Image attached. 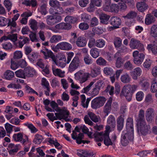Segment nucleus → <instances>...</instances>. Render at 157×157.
Masks as SVG:
<instances>
[{"label":"nucleus","mask_w":157,"mask_h":157,"mask_svg":"<svg viewBox=\"0 0 157 157\" xmlns=\"http://www.w3.org/2000/svg\"><path fill=\"white\" fill-rule=\"evenodd\" d=\"M137 87V85L134 84L125 85L122 88L121 94L125 97L128 101H130L132 99L133 94L136 90Z\"/></svg>","instance_id":"nucleus-1"},{"label":"nucleus","mask_w":157,"mask_h":157,"mask_svg":"<svg viewBox=\"0 0 157 157\" xmlns=\"http://www.w3.org/2000/svg\"><path fill=\"white\" fill-rule=\"evenodd\" d=\"M49 5L53 8H50L49 10V13L54 15L56 14L63 13L64 11L62 7H60L59 2L57 0H50Z\"/></svg>","instance_id":"nucleus-2"},{"label":"nucleus","mask_w":157,"mask_h":157,"mask_svg":"<svg viewBox=\"0 0 157 157\" xmlns=\"http://www.w3.org/2000/svg\"><path fill=\"white\" fill-rule=\"evenodd\" d=\"M133 133L123 131L121 138V144L123 146H126L128 144L130 141L133 140Z\"/></svg>","instance_id":"nucleus-3"},{"label":"nucleus","mask_w":157,"mask_h":157,"mask_svg":"<svg viewBox=\"0 0 157 157\" xmlns=\"http://www.w3.org/2000/svg\"><path fill=\"white\" fill-rule=\"evenodd\" d=\"M60 14H56L52 15H48L46 17V22L48 25L53 26L62 20Z\"/></svg>","instance_id":"nucleus-4"},{"label":"nucleus","mask_w":157,"mask_h":157,"mask_svg":"<svg viewBox=\"0 0 157 157\" xmlns=\"http://www.w3.org/2000/svg\"><path fill=\"white\" fill-rule=\"evenodd\" d=\"M106 101V98L103 96H99L94 98L91 101V106L96 109L102 106Z\"/></svg>","instance_id":"nucleus-5"},{"label":"nucleus","mask_w":157,"mask_h":157,"mask_svg":"<svg viewBox=\"0 0 157 157\" xmlns=\"http://www.w3.org/2000/svg\"><path fill=\"white\" fill-rule=\"evenodd\" d=\"M109 22L110 24L113 26L108 28V30L110 31L118 28L121 22V19L119 17L116 16L111 17Z\"/></svg>","instance_id":"nucleus-6"},{"label":"nucleus","mask_w":157,"mask_h":157,"mask_svg":"<svg viewBox=\"0 0 157 157\" xmlns=\"http://www.w3.org/2000/svg\"><path fill=\"white\" fill-rule=\"evenodd\" d=\"M90 75L89 73H84L82 71H80L75 74V78L82 83L87 80Z\"/></svg>","instance_id":"nucleus-7"},{"label":"nucleus","mask_w":157,"mask_h":157,"mask_svg":"<svg viewBox=\"0 0 157 157\" xmlns=\"http://www.w3.org/2000/svg\"><path fill=\"white\" fill-rule=\"evenodd\" d=\"M133 56L134 58L133 61L137 65L141 64L145 58L144 54L142 53H139L138 51H136L133 52Z\"/></svg>","instance_id":"nucleus-8"},{"label":"nucleus","mask_w":157,"mask_h":157,"mask_svg":"<svg viewBox=\"0 0 157 157\" xmlns=\"http://www.w3.org/2000/svg\"><path fill=\"white\" fill-rule=\"evenodd\" d=\"M40 52L43 54L46 59L51 58L54 62L56 63L55 56L51 50L48 49L45 47H43L42 49L40 50Z\"/></svg>","instance_id":"nucleus-9"},{"label":"nucleus","mask_w":157,"mask_h":157,"mask_svg":"<svg viewBox=\"0 0 157 157\" xmlns=\"http://www.w3.org/2000/svg\"><path fill=\"white\" fill-rule=\"evenodd\" d=\"M80 64V61L78 57V56L75 57L69 66V71L72 72L74 71L79 67Z\"/></svg>","instance_id":"nucleus-10"},{"label":"nucleus","mask_w":157,"mask_h":157,"mask_svg":"<svg viewBox=\"0 0 157 157\" xmlns=\"http://www.w3.org/2000/svg\"><path fill=\"white\" fill-rule=\"evenodd\" d=\"M130 46L132 48H137L139 50L142 51L144 50V45L140 41L133 38H132L131 40Z\"/></svg>","instance_id":"nucleus-11"},{"label":"nucleus","mask_w":157,"mask_h":157,"mask_svg":"<svg viewBox=\"0 0 157 157\" xmlns=\"http://www.w3.org/2000/svg\"><path fill=\"white\" fill-rule=\"evenodd\" d=\"M56 49L69 51L72 48V46L70 43L66 42H62L58 44L55 47Z\"/></svg>","instance_id":"nucleus-12"},{"label":"nucleus","mask_w":157,"mask_h":157,"mask_svg":"<svg viewBox=\"0 0 157 157\" xmlns=\"http://www.w3.org/2000/svg\"><path fill=\"white\" fill-rule=\"evenodd\" d=\"M113 101V98L110 97L107 100L105 103L104 108L103 112L105 115V116H108L109 114L110 113L112 109V103Z\"/></svg>","instance_id":"nucleus-13"},{"label":"nucleus","mask_w":157,"mask_h":157,"mask_svg":"<svg viewBox=\"0 0 157 157\" xmlns=\"http://www.w3.org/2000/svg\"><path fill=\"white\" fill-rule=\"evenodd\" d=\"M133 121L132 118L128 117L127 120L126 128L127 130L126 132H132L133 134Z\"/></svg>","instance_id":"nucleus-14"},{"label":"nucleus","mask_w":157,"mask_h":157,"mask_svg":"<svg viewBox=\"0 0 157 157\" xmlns=\"http://www.w3.org/2000/svg\"><path fill=\"white\" fill-rule=\"evenodd\" d=\"M124 117L123 115H121L117 120V130L119 132L122 130L124 127Z\"/></svg>","instance_id":"nucleus-15"},{"label":"nucleus","mask_w":157,"mask_h":157,"mask_svg":"<svg viewBox=\"0 0 157 157\" xmlns=\"http://www.w3.org/2000/svg\"><path fill=\"white\" fill-rule=\"evenodd\" d=\"M55 27L58 29H65L68 30L71 29L72 26L69 23H61L56 25Z\"/></svg>","instance_id":"nucleus-16"},{"label":"nucleus","mask_w":157,"mask_h":157,"mask_svg":"<svg viewBox=\"0 0 157 157\" xmlns=\"http://www.w3.org/2000/svg\"><path fill=\"white\" fill-rule=\"evenodd\" d=\"M136 122L137 126L139 124L146 122L144 117V111L143 110L141 109L140 110L138 118L136 120Z\"/></svg>","instance_id":"nucleus-17"},{"label":"nucleus","mask_w":157,"mask_h":157,"mask_svg":"<svg viewBox=\"0 0 157 157\" xmlns=\"http://www.w3.org/2000/svg\"><path fill=\"white\" fill-rule=\"evenodd\" d=\"M141 69L139 67H137L130 72V74L133 79L136 80L137 77L141 75Z\"/></svg>","instance_id":"nucleus-18"},{"label":"nucleus","mask_w":157,"mask_h":157,"mask_svg":"<svg viewBox=\"0 0 157 157\" xmlns=\"http://www.w3.org/2000/svg\"><path fill=\"white\" fill-rule=\"evenodd\" d=\"M55 114L57 116V118H58L59 120H61L66 116H68L70 113L67 109H62L60 113H55Z\"/></svg>","instance_id":"nucleus-19"},{"label":"nucleus","mask_w":157,"mask_h":157,"mask_svg":"<svg viewBox=\"0 0 157 157\" xmlns=\"http://www.w3.org/2000/svg\"><path fill=\"white\" fill-rule=\"evenodd\" d=\"M25 78L33 77L35 73V70L30 67H27L24 69Z\"/></svg>","instance_id":"nucleus-20"},{"label":"nucleus","mask_w":157,"mask_h":157,"mask_svg":"<svg viewBox=\"0 0 157 157\" xmlns=\"http://www.w3.org/2000/svg\"><path fill=\"white\" fill-rule=\"evenodd\" d=\"M136 7L138 11L144 12L148 7V6L144 2H139L136 4Z\"/></svg>","instance_id":"nucleus-21"},{"label":"nucleus","mask_w":157,"mask_h":157,"mask_svg":"<svg viewBox=\"0 0 157 157\" xmlns=\"http://www.w3.org/2000/svg\"><path fill=\"white\" fill-rule=\"evenodd\" d=\"M104 144L107 146L112 145L113 143L109 137V132L107 131L103 134Z\"/></svg>","instance_id":"nucleus-22"},{"label":"nucleus","mask_w":157,"mask_h":157,"mask_svg":"<svg viewBox=\"0 0 157 157\" xmlns=\"http://www.w3.org/2000/svg\"><path fill=\"white\" fill-rule=\"evenodd\" d=\"M86 43L87 41L85 37L80 36L77 39L75 44L78 47H82L86 45Z\"/></svg>","instance_id":"nucleus-23"},{"label":"nucleus","mask_w":157,"mask_h":157,"mask_svg":"<svg viewBox=\"0 0 157 157\" xmlns=\"http://www.w3.org/2000/svg\"><path fill=\"white\" fill-rule=\"evenodd\" d=\"M138 125H140V132L141 134L143 135H146L148 132V127L146 122L140 123Z\"/></svg>","instance_id":"nucleus-24"},{"label":"nucleus","mask_w":157,"mask_h":157,"mask_svg":"<svg viewBox=\"0 0 157 157\" xmlns=\"http://www.w3.org/2000/svg\"><path fill=\"white\" fill-rule=\"evenodd\" d=\"M90 1V6L87 8L88 10L89 9L91 10H93L95 6L100 7L101 5V0H91Z\"/></svg>","instance_id":"nucleus-25"},{"label":"nucleus","mask_w":157,"mask_h":157,"mask_svg":"<svg viewBox=\"0 0 157 157\" xmlns=\"http://www.w3.org/2000/svg\"><path fill=\"white\" fill-rule=\"evenodd\" d=\"M155 20V17L151 14H147L146 15L145 23L147 25H150L154 23Z\"/></svg>","instance_id":"nucleus-26"},{"label":"nucleus","mask_w":157,"mask_h":157,"mask_svg":"<svg viewBox=\"0 0 157 157\" xmlns=\"http://www.w3.org/2000/svg\"><path fill=\"white\" fill-rule=\"evenodd\" d=\"M99 17L101 23L106 25L108 24V21L110 17L109 16L102 13L99 14Z\"/></svg>","instance_id":"nucleus-27"},{"label":"nucleus","mask_w":157,"mask_h":157,"mask_svg":"<svg viewBox=\"0 0 157 157\" xmlns=\"http://www.w3.org/2000/svg\"><path fill=\"white\" fill-rule=\"evenodd\" d=\"M101 73V68L98 67H95L93 69H91L90 75L92 78L97 77Z\"/></svg>","instance_id":"nucleus-28"},{"label":"nucleus","mask_w":157,"mask_h":157,"mask_svg":"<svg viewBox=\"0 0 157 157\" xmlns=\"http://www.w3.org/2000/svg\"><path fill=\"white\" fill-rule=\"evenodd\" d=\"M52 70L53 74L56 76H58L61 78L64 77L65 76V71H62L59 69L52 67Z\"/></svg>","instance_id":"nucleus-29"},{"label":"nucleus","mask_w":157,"mask_h":157,"mask_svg":"<svg viewBox=\"0 0 157 157\" xmlns=\"http://www.w3.org/2000/svg\"><path fill=\"white\" fill-rule=\"evenodd\" d=\"M17 34H9L7 36H4L2 37L0 40V41L2 42L3 40L9 39L11 40L13 42L16 41L17 40Z\"/></svg>","instance_id":"nucleus-30"},{"label":"nucleus","mask_w":157,"mask_h":157,"mask_svg":"<svg viewBox=\"0 0 157 157\" xmlns=\"http://www.w3.org/2000/svg\"><path fill=\"white\" fill-rule=\"evenodd\" d=\"M154 112L153 109L150 108L147 109L146 112V120L148 121L152 120L153 115L154 114Z\"/></svg>","instance_id":"nucleus-31"},{"label":"nucleus","mask_w":157,"mask_h":157,"mask_svg":"<svg viewBox=\"0 0 157 157\" xmlns=\"http://www.w3.org/2000/svg\"><path fill=\"white\" fill-rule=\"evenodd\" d=\"M81 105L84 108H87L88 106L89 103L91 99V97L88 98L86 101V97L84 95L82 94L81 96Z\"/></svg>","instance_id":"nucleus-32"},{"label":"nucleus","mask_w":157,"mask_h":157,"mask_svg":"<svg viewBox=\"0 0 157 157\" xmlns=\"http://www.w3.org/2000/svg\"><path fill=\"white\" fill-rule=\"evenodd\" d=\"M107 124L112 128H114L116 126V121L114 117L111 115L109 117L107 120Z\"/></svg>","instance_id":"nucleus-33"},{"label":"nucleus","mask_w":157,"mask_h":157,"mask_svg":"<svg viewBox=\"0 0 157 157\" xmlns=\"http://www.w3.org/2000/svg\"><path fill=\"white\" fill-rule=\"evenodd\" d=\"M120 79L122 83H128L130 82L131 80V78L128 74L126 73L121 75Z\"/></svg>","instance_id":"nucleus-34"},{"label":"nucleus","mask_w":157,"mask_h":157,"mask_svg":"<svg viewBox=\"0 0 157 157\" xmlns=\"http://www.w3.org/2000/svg\"><path fill=\"white\" fill-rule=\"evenodd\" d=\"M38 54L37 53L33 52L28 56V58L29 61L32 63H34L38 58Z\"/></svg>","instance_id":"nucleus-35"},{"label":"nucleus","mask_w":157,"mask_h":157,"mask_svg":"<svg viewBox=\"0 0 157 157\" xmlns=\"http://www.w3.org/2000/svg\"><path fill=\"white\" fill-rule=\"evenodd\" d=\"M23 133L19 132L14 134L13 135L12 138L13 140L16 142H21L23 139Z\"/></svg>","instance_id":"nucleus-36"},{"label":"nucleus","mask_w":157,"mask_h":157,"mask_svg":"<svg viewBox=\"0 0 157 157\" xmlns=\"http://www.w3.org/2000/svg\"><path fill=\"white\" fill-rule=\"evenodd\" d=\"M4 76L6 79L10 80L14 76V73L12 71L7 70L4 73Z\"/></svg>","instance_id":"nucleus-37"},{"label":"nucleus","mask_w":157,"mask_h":157,"mask_svg":"<svg viewBox=\"0 0 157 157\" xmlns=\"http://www.w3.org/2000/svg\"><path fill=\"white\" fill-rule=\"evenodd\" d=\"M67 63L66 59L65 56L61 57L59 61L57 62V64L62 68L64 67Z\"/></svg>","instance_id":"nucleus-38"},{"label":"nucleus","mask_w":157,"mask_h":157,"mask_svg":"<svg viewBox=\"0 0 157 157\" xmlns=\"http://www.w3.org/2000/svg\"><path fill=\"white\" fill-rule=\"evenodd\" d=\"M88 114L90 119L94 122H98L100 120L99 116H97L92 112H89Z\"/></svg>","instance_id":"nucleus-39"},{"label":"nucleus","mask_w":157,"mask_h":157,"mask_svg":"<svg viewBox=\"0 0 157 157\" xmlns=\"http://www.w3.org/2000/svg\"><path fill=\"white\" fill-rule=\"evenodd\" d=\"M103 133L102 132H97L94 134V140L96 142L101 141L103 140Z\"/></svg>","instance_id":"nucleus-40"},{"label":"nucleus","mask_w":157,"mask_h":157,"mask_svg":"<svg viewBox=\"0 0 157 157\" xmlns=\"http://www.w3.org/2000/svg\"><path fill=\"white\" fill-rule=\"evenodd\" d=\"M22 4L27 6H32V7H33L36 5V2L35 0H26L23 2Z\"/></svg>","instance_id":"nucleus-41"},{"label":"nucleus","mask_w":157,"mask_h":157,"mask_svg":"<svg viewBox=\"0 0 157 157\" xmlns=\"http://www.w3.org/2000/svg\"><path fill=\"white\" fill-rule=\"evenodd\" d=\"M61 36L59 35H54L51 38L50 41L51 43H56L62 40Z\"/></svg>","instance_id":"nucleus-42"},{"label":"nucleus","mask_w":157,"mask_h":157,"mask_svg":"<svg viewBox=\"0 0 157 157\" xmlns=\"http://www.w3.org/2000/svg\"><path fill=\"white\" fill-rule=\"evenodd\" d=\"M43 139V138L42 136L37 134L35 135L33 142L36 144H39L42 142Z\"/></svg>","instance_id":"nucleus-43"},{"label":"nucleus","mask_w":157,"mask_h":157,"mask_svg":"<svg viewBox=\"0 0 157 157\" xmlns=\"http://www.w3.org/2000/svg\"><path fill=\"white\" fill-rule=\"evenodd\" d=\"M98 49L97 48L92 49L90 51V53L91 56L94 58H96L99 56Z\"/></svg>","instance_id":"nucleus-44"},{"label":"nucleus","mask_w":157,"mask_h":157,"mask_svg":"<svg viewBox=\"0 0 157 157\" xmlns=\"http://www.w3.org/2000/svg\"><path fill=\"white\" fill-rule=\"evenodd\" d=\"M147 49L149 51H151L155 55L157 54V45L152 44H148Z\"/></svg>","instance_id":"nucleus-45"},{"label":"nucleus","mask_w":157,"mask_h":157,"mask_svg":"<svg viewBox=\"0 0 157 157\" xmlns=\"http://www.w3.org/2000/svg\"><path fill=\"white\" fill-rule=\"evenodd\" d=\"M150 34L154 37H157V25H153L151 29Z\"/></svg>","instance_id":"nucleus-46"},{"label":"nucleus","mask_w":157,"mask_h":157,"mask_svg":"<svg viewBox=\"0 0 157 157\" xmlns=\"http://www.w3.org/2000/svg\"><path fill=\"white\" fill-rule=\"evenodd\" d=\"M105 44V42L101 38L97 40H96V46L99 48L103 47Z\"/></svg>","instance_id":"nucleus-47"},{"label":"nucleus","mask_w":157,"mask_h":157,"mask_svg":"<svg viewBox=\"0 0 157 157\" xmlns=\"http://www.w3.org/2000/svg\"><path fill=\"white\" fill-rule=\"evenodd\" d=\"M64 20L66 22L69 23H74L77 21V18L74 17L67 16L65 17Z\"/></svg>","instance_id":"nucleus-48"},{"label":"nucleus","mask_w":157,"mask_h":157,"mask_svg":"<svg viewBox=\"0 0 157 157\" xmlns=\"http://www.w3.org/2000/svg\"><path fill=\"white\" fill-rule=\"evenodd\" d=\"M15 74L17 77L25 78V76L24 70L20 69L15 72Z\"/></svg>","instance_id":"nucleus-49"},{"label":"nucleus","mask_w":157,"mask_h":157,"mask_svg":"<svg viewBox=\"0 0 157 157\" xmlns=\"http://www.w3.org/2000/svg\"><path fill=\"white\" fill-rule=\"evenodd\" d=\"M137 15V13L135 11H131L129 12L126 16L124 17V18H127L128 19H133Z\"/></svg>","instance_id":"nucleus-50"},{"label":"nucleus","mask_w":157,"mask_h":157,"mask_svg":"<svg viewBox=\"0 0 157 157\" xmlns=\"http://www.w3.org/2000/svg\"><path fill=\"white\" fill-rule=\"evenodd\" d=\"M41 84L42 86L45 88L46 89L49 91V84L47 79L45 78H43L41 81Z\"/></svg>","instance_id":"nucleus-51"},{"label":"nucleus","mask_w":157,"mask_h":157,"mask_svg":"<svg viewBox=\"0 0 157 157\" xmlns=\"http://www.w3.org/2000/svg\"><path fill=\"white\" fill-rule=\"evenodd\" d=\"M30 25L31 28L34 31L37 29V22L34 19H32L30 21Z\"/></svg>","instance_id":"nucleus-52"},{"label":"nucleus","mask_w":157,"mask_h":157,"mask_svg":"<svg viewBox=\"0 0 157 157\" xmlns=\"http://www.w3.org/2000/svg\"><path fill=\"white\" fill-rule=\"evenodd\" d=\"M122 40L119 37H117L114 39V44L116 48L120 47L121 45Z\"/></svg>","instance_id":"nucleus-53"},{"label":"nucleus","mask_w":157,"mask_h":157,"mask_svg":"<svg viewBox=\"0 0 157 157\" xmlns=\"http://www.w3.org/2000/svg\"><path fill=\"white\" fill-rule=\"evenodd\" d=\"M8 21V23L7 22V26H10L11 29L12 27L15 28L17 26V24L16 22L14 21L11 20L10 19H8L7 21Z\"/></svg>","instance_id":"nucleus-54"},{"label":"nucleus","mask_w":157,"mask_h":157,"mask_svg":"<svg viewBox=\"0 0 157 157\" xmlns=\"http://www.w3.org/2000/svg\"><path fill=\"white\" fill-rule=\"evenodd\" d=\"M85 63L88 65L91 64L93 63L92 59L88 55H86L84 58Z\"/></svg>","instance_id":"nucleus-55"},{"label":"nucleus","mask_w":157,"mask_h":157,"mask_svg":"<svg viewBox=\"0 0 157 157\" xmlns=\"http://www.w3.org/2000/svg\"><path fill=\"white\" fill-rule=\"evenodd\" d=\"M71 35L72 36L71 38L70 39L69 42L73 44H75L77 39L76 33H71Z\"/></svg>","instance_id":"nucleus-56"},{"label":"nucleus","mask_w":157,"mask_h":157,"mask_svg":"<svg viewBox=\"0 0 157 157\" xmlns=\"http://www.w3.org/2000/svg\"><path fill=\"white\" fill-rule=\"evenodd\" d=\"M151 90V92L153 93L157 91V82L155 80H153L152 82Z\"/></svg>","instance_id":"nucleus-57"},{"label":"nucleus","mask_w":157,"mask_h":157,"mask_svg":"<svg viewBox=\"0 0 157 157\" xmlns=\"http://www.w3.org/2000/svg\"><path fill=\"white\" fill-rule=\"evenodd\" d=\"M104 72L105 74L108 75H111L113 73V70L112 68L106 67L104 69Z\"/></svg>","instance_id":"nucleus-58"},{"label":"nucleus","mask_w":157,"mask_h":157,"mask_svg":"<svg viewBox=\"0 0 157 157\" xmlns=\"http://www.w3.org/2000/svg\"><path fill=\"white\" fill-rule=\"evenodd\" d=\"M152 63L150 59H146L144 62L143 66L144 68L149 70L151 67Z\"/></svg>","instance_id":"nucleus-59"},{"label":"nucleus","mask_w":157,"mask_h":157,"mask_svg":"<svg viewBox=\"0 0 157 157\" xmlns=\"http://www.w3.org/2000/svg\"><path fill=\"white\" fill-rule=\"evenodd\" d=\"M96 63L100 65L104 66L106 65V61L102 57H100L96 60Z\"/></svg>","instance_id":"nucleus-60"},{"label":"nucleus","mask_w":157,"mask_h":157,"mask_svg":"<svg viewBox=\"0 0 157 157\" xmlns=\"http://www.w3.org/2000/svg\"><path fill=\"white\" fill-rule=\"evenodd\" d=\"M81 19L85 21H88L90 18V16L88 14L83 13L81 15Z\"/></svg>","instance_id":"nucleus-61"},{"label":"nucleus","mask_w":157,"mask_h":157,"mask_svg":"<svg viewBox=\"0 0 157 157\" xmlns=\"http://www.w3.org/2000/svg\"><path fill=\"white\" fill-rule=\"evenodd\" d=\"M144 96V93L141 91L138 92L136 94V99L138 101H140L142 100Z\"/></svg>","instance_id":"nucleus-62"},{"label":"nucleus","mask_w":157,"mask_h":157,"mask_svg":"<svg viewBox=\"0 0 157 157\" xmlns=\"http://www.w3.org/2000/svg\"><path fill=\"white\" fill-rule=\"evenodd\" d=\"M4 5L7 9L8 11H9L12 6V3L9 0H5L4 2Z\"/></svg>","instance_id":"nucleus-63"},{"label":"nucleus","mask_w":157,"mask_h":157,"mask_svg":"<svg viewBox=\"0 0 157 157\" xmlns=\"http://www.w3.org/2000/svg\"><path fill=\"white\" fill-rule=\"evenodd\" d=\"M124 67L128 70H131L133 68L132 64L129 61L126 62L125 63Z\"/></svg>","instance_id":"nucleus-64"}]
</instances>
